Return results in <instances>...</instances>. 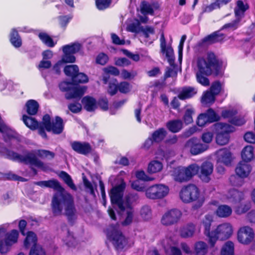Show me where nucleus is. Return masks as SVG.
Listing matches in <instances>:
<instances>
[{
    "label": "nucleus",
    "instance_id": "obj_1",
    "mask_svg": "<svg viewBox=\"0 0 255 255\" xmlns=\"http://www.w3.org/2000/svg\"><path fill=\"white\" fill-rule=\"evenodd\" d=\"M125 187L126 183L122 181L119 185L112 189L110 196L112 204L118 207L119 214L125 218L123 224L128 225L132 222L134 216L131 204L138 199V196L136 193H130L126 196L125 201H123Z\"/></svg>",
    "mask_w": 255,
    "mask_h": 255
},
{
    "label": "nucleus",
    "instance_id": "obj_2",
    "mask_svg": "<svg viewBox=\"0 0 255 255\" xmlns=\"http://www.w3.org/2000/svg\"><path fill=\"white\" fill-rule=\"evenodd\" d=\"M47 187L58 191L52 199V208L53 213L56 215H60L63 210H64L65 214L69 220L74 219L76 209L71 195L66 192L59 182L55 179L47 181Z\"/></svg>",
    "mask_w": 255,
    "mask_h": 255
},
{
    "label": "nucleus",
    "instance_id": "obj_3",
    "mask_svg": "<svg viewBox=\"0 0 255 255\" xmlns=\"http://www.w3.org/2000/svg\"><path fill=\"white\" fill-rule=\"evenodd\" d=\"M5 154L9 159L30 164L42 170L45 169V166L42 162L37 159L36 155L42 158L49 159L53 158L55 156L54 153L46 150H35L28 153L25 155H21L12 151L6 149Z\"/></svg>",
    "mask_w": 255,
    "mask_h": 255
},
{
    "label": "nucleus",
    "instance_id": "obj_4",
    "mask_svg": "<svg viewBox=\"0 0 255 255\" xmlns=\"http://www.w3.org/2000/svg\"><path fill=\"white\" fill-rule=\"evenodd\" d=\"M199 167L196 164H192L187 167L178 166L171 171L173 179L179 183L185 182L190 180L198 173Z\"/></svg>",
    "mask_w": 255,
    "mask_h": 255
},
{
    "label": "nucleus",
    "instance_id": "obj_5",
    "mask_svg": "<svg viewBox=\"0 0 255 255\" xmlns=\"http://www.w3.org/2000/svg\"><path fill=\"white\" fill-rule=\"evenodd\" d=\"M233 234V228L229 223H223L217 226L212 231L209 239V243L213 246L218 240H225L229 239Z\"/></svg>",
    "mask_w": 255,
    "mask_h": 255
},
{
    "label": "nucleus",
    "instance_id": "obj_6",
    "mask_svg": "<svg viewBox=\"0 0 255 255\" xmlns=\"http://www.w3.org/2000/svg\"><path fill=\"white\" fill-rule=\"evenodd\" d=\"M199 72L206 75L212 74L213 70H216L218 68L217 60L215 55L213 53H208L206 59L201 58L198 61Z\"/></svg>",
    "mask_w": 255,
    "mask_h": 255
},
{
    "label": "nucleus",
    "instance_id": "obj_7",
    "mask_svg": "<svg viewBox=\"0 0 255 255\" xmlns=\"http://www.w3.org/2000/svg\"><path fill=\"white\" fill-rule=\"evenodd\" d=\"M107 237L112 241L117 250H122L128 244L127 239L119 229V226H111L107 230Z\"/></svg>",
    "mask_w": 255,
    "mask_h": 255
},
{
    "label": "nucleus",
    "instance_id": "obj_8",
    "mask_svg": "<svg viewBox=\"0 0 255 255\" xmlns=\"http://www.w3.org/2000/svg\"><path fill=\"white\" fill-rule=\"evenodd\" d=\"M59 86L61 91L67 92L65 94V97L67 99H80L86 91L85 86H74L72 83L65 81L61 82Z\"/></svg>",
    "mask_w": 255,
    "mask_h": 255
},
{
    "label": "nucleus",
    "instance_id": "obj_9",
    "mask_svg": "<svg viewBox=\"0 0 255 255\" xmlns=\"http://www.w3.org/2000/svg\"><path fill=\"white\" fill-rule=\"evenodd\" d=\"M168 187L162 184H156L147 187L145 190V196L150 199H161L169 193Z\"/></svg>",
    "mask_w": 255,
    "mask_h": 255
},
{
    "label": "nucleus",
    "instance_id": "obj_10",
    "mask_svg": "<svg viewBox=\"0 0 255 255\" xmlns=\"http://www.w3.org/2000/svg\"><path fill=\"white\" fill-rule=\"evenodd\" d=\"M217 131L216 142L219 145H225L229 142L230 132L235 130V128L227 124L219 123L215 125Z\"/></svg>",
    "mask_w": 255,
    "mask_h": 255
},
{
    "label": "nucleus",
    "instance_id": "obj_11",
    "mask_svg": "<svg viewBox=\"0 0 255 255\" xmlns=\"http://www.w3.org/2000/svg\"><path fill=\"white\" fill-rule=\"evenodd\" d=\"M43 129L48 131H52L54 134L61 133L64 128V124L62 119L59 117H56L55 121L51 122L50 117L48 115L43 116L42 119Z\"/></svg>",
    "mask_w": 255,
    "mask_h": 255
},
{
    "label": "nucleus",
    "instance_id": "obj_12",
    "mask_svg": "<svg viewBox=\"0 0 255 255\" xmlns=\"http://www.w3.org/2000/svg\"><path fill=\"white\" fill-rule=\"evenodd\" d=\"M37 238L36 234L32 232H28L24 241V245L28 248L31 246L29 255H45L44 250L40 245L36 244Z\"/></svg>",
    "mask_w": 255,
    "mask_h": 255
},
{
    "label": "nucleus",
    "instance_id": "obj_13",
    "mask_svg": "<svg viewBox=\"0 0 255 255\" xmlns=\"http://www.w3.org/2000/svg\"><path fill=\"white\" fill-rule=\"evenodd\" d=\"M180 198L184 203H190L196 200L199 196L198 188L194 185L190 184L183 187L179 193Z\"/></svg>",
    "mask_w": 255,
    "mask_h": 255
},
{
    "label": "nucleus",
    "instance_id": "obj_14",
    "mask_svg": "<svg viewBox=\"0 0 255 255\" xmlns=\"http://www.w3.org/2000/svg\"><path fill=\"white\" fill-rule=\"evenodd\" d=\"M182 216V213L180 210L172 209L164 213L161 219V223L164 226H172L177 224Z\"/></svg>",
    "mask_w": 255,
    "mask_h": 255
},
{
    "label": "nucleus",
    "instance_id": "obj_15",
    "mask_svg": "<svg viewBox=\"0 0 255 255\" xmlns=\"http://www.w3.org/2000/svg\"><path fill=\"white\" fill-rule=\"evenodd\" d=\"M18 237V232L16 230L7 233L4 239L0 241V253L4 254L8 252L11 247L17 242Z\"/></svg>",
    "mask_w": 255,
    "mask_h": 255
},
{
    "label": "nucleus",
    "instance_id": "obj_16",
    "mask_svg": "<svg viewBox=\"0 0 255 255\" xmlns=\"http://www.w3.org/2000/svg\"><path fill=\"white\" fill-rule=\"evenodd\" d=\"M185 148L189 150L192 155H197L206 151L208 148V145L201 143L199 139L193 137L186 142Z\"/></svg>",
    "mask_w": 255,
    "mask_h": 255
},
{
    "label": "nucleus",
    "instance_id": "obj_17",
    "mask_svg": "<svg viewBox=\"0 0 255 255\" xmlns=\"http://www.w3.org/2000/svg\"><path fill=\"white\" fill-rule=\"evenodd\" d=\"M82 48L81 44L75 42L71 44L66 45L62 47L64 53L63 60L67 62L73 63L75 61L74 54L79 52Z\"/></svg>",
    "mask_w": 255,
    "mask_h": 255
},
{
    "label": "nucleus",
    "instance_id": "obj_18",
    "mask_svg": "<svg viewBox=\"0 0 255 255\" xmlns=\"http://www.w3.org/2000/svg\"><path fill=\"white\" fill-rule=\"evenodd\" d=\"M253 230L249 226H244L241 228L238 233V240L243 244H250L254 238Z\"/></svg>",
    "mask_w": 255,
    "mask_h": 255
},
{
    "label": "nucleus",
    "instance_id": "obj_19",
    "mask_svg": "<svg viewBox=\"0 0 255 255\" xmlns=\"http://www.w3.org/2000/svg\"><path fill=\"white\" fill-rule=\"evenodd\" d=\"M213 171V165L209 161L203 162L199 167V177L203 181L208 183L211 180V175Z\"/></svg>",
    "mask_w": 255,
    "mask_h": 255
},
{
    "label": "nucleus",
    "instance_id": "obj_20",
    "mask_svg": "<svg viewBox=\"0 0 255 255\" xmlns=\"http://www.w3.org/2000/svg\"><path fill=\"white\" fill-rule=\"evenodd\" d=\"M25 125L31 129L38 128L39 134L43 138L46 137V134L43 129L42 122L38 123L34 118L24 115L22 118Z\"/></svg>",
    "mask_w": 255,
    "mask_h": 255
},
{
    "label": "nucleus",
    "instance_id": "obj_21",
    "mask_svg": "<svg viewBox=\"0 0 255 255\" xmlns=\"http://www.w3.org/2000/svg\"><path fill=\"white\" fill-rule=\"evenodd\" d=\"M161 51L165 55L169 63L171 64L174 61L173 49L170 45H167L163 33H162L160 39Z\"/></svg>",
    "mask_w": 255,
    "mask_h": 255
},
{
    "label": "nucleus",
    "instance_id": "obj_22",
    "mask_svg": "<svg viewBox=\"0 0 255 255\" xmlns=\"http://www.w3.org/2000/svg\"><path fill=\"white\" fill-rule=\"evenodd\" d=\"M162 244L165 252L169 255H182L178 248L172 246L174 242L171 238L166 237L163 240Z\"/></svg>",
    "mask_w": 255,
    "mask_h": 255
},
{
    "label": "nucleus",
    "instance_id": "obj_23",
    "mask_svg": "<svg viewBox=\"0 0 255 255\" xmlns=\"http://www.w3.org/2000/svg\"><path fill=\"white\" fill-rule=\"evenodd\" d=\"M217 162L225 165L230 164L232 160L231 153L227 148H222L217 151Z\"/></svg>",
    "mask_w": 255,
    "mask_h": 255
},
{
    "label": "nucleus",
    "instance_id": "obj_24",
    "mask_svg": "<svg viewBox=\"0 0 255 255\" xmlns=\"http://www.w3.org/2000/svg\"><path fill=\"white\" fill-rule=\"evenodd\" d=\"M251 171V166L248 162L244 160L240 162L236 168L237 175L242 178L248 177Z\"/></svg>",
    "mask_w": 255,
    "mask_h": 255
},
{
    "label": "nucleus",
    "instance_id": "obj_25",
    "mask_svg": "<svg viewBox=\"0 0 255 255\" xmlns=\"http://www.w3.org/2000/svg\"><path fill=\"white\" fill-rule=\"evenodd\" d=\"M72 149L78 153L86 155L92 150V147L87 142H81L79 141H73L71 143Z\"/></svg>",
    "mask_w": 255,
    "mask_h": 255
},
{
    "label": "nucleus",
    "instance_id": "obj_26",
    "mask_svg": "<svg viewBox=\"0 0 255 255\" xmlns=\"http://www.w3.org/2000/svg\"><path fill=\"white\" fill-rule=\"evenodd\" d=\"M159 5L157 3H149L145 1H142L140 5V12L144 15H153L154 10L157 9Z\"/></svg>",
    "mask_w": 255,
    "mask_h": 255
},
{
    "label": "nucleus",
    "instance_id": "obj_27",
    "mask_svg": "<svg viewBox=\"0 0 255 255\" xmlns=\"http://www.w3.org/2000/svg\"><path fill=\"white\" fill-rule=\"evenodd\" d=\"M196 225L193 223H189L180 229V235L183 238H191L194 235Z\"/></svg>",
    "mask_w": 255,
    "mask_h": 255
},
{
    "label": "nucleus",
    "instance_id": "obj_28",
    "mask_svg": "<svg viewBox=\"0 0 255 255\" xmlns=\"http://www.w3.org/2000/svg\"><path fill=\"white\" fill-rule=\"evenodd\" d=\"M248 8L249 6L247 4L244 3L242 0L237 1L236 6L234 9L236 18L241 20L244 16L245 11Z\"/></svg>",
    "mask_w": 255,
    "mask_h": 255
},
{
    "label": "nucleus",
    "instance_id": "obj_29",
    "mask_svg": "<svg viewBox=\"0 0 255 255\" xmlns=\"http://www.w3.org/2000/svg\"><path fill=\"white\" fill-rule=\"evenodd\" d=\"M213 221V216L210 214L206 215L202 219L201 225L204 228V233L209 239L212 232H210L211 224Z\"/></svg>",
    "mask_w": 255,
    "mask_h": 255
},
{
    "label": "nucleus",
    "instance_id": "obj_30",
    "mask_svg": "<svg viewBox=\"0 0 255 255\" xmlns=\"http://www.w3.org/2000/svg\"><path fill=\"white\" fill-rule=\"evenodd\" d=\"M215 213L220 218H226L231 215L232 209L228 205H221L218 206Z\"/></svg>",
    "mask_w": 255,
    "mask_h": 255
},
{
    "label": "nucleus",
    "instance_id": "obj_31",
    "mask_svg": "<svg viewBox=\"0 0 255 255\" xmlns=\"http://www.w3.org/2000/svg\"><path fill=\"white\" fill-rule=\"evenodd\" d=\"M208 250L207 244L203 241L195 243L194 246V252L196 255H205Z\"/></svg>",
    "mask_w": 255,
    "mask_h": 255
},
{
    "label": "nucleus",
    "instance_id": "obj_32",
    "mask_svg": "<svg viewBox=\"0 0 255 255\" xmlns=\"http://www.w3.org/2000/svg\"><path fill=\"white\" fill-rule=\"evenodd\" d=\"M225 36V35L220 32V31H216L212 34L206 37L203 41L209 44L217 42L222 41Z\"/></svg>",
    "mask_w": 255,
    "mask_h": 255
},
{
    "label": "nucleus",
    "instance_id": "obj_33",
    "mask_svg": "<svg viewBox=\"0 0 255 255\" xmlns=\"http://www.w3.org/2000/svg\"><path fill=\"white\" fill-rule=\"evenodd\" d=\"M227 198L232 202H240L244 198V194L234 189L231 190L227 195Z\"/></svg>",
    "mask_w": 255,
    "mask_h": 255
},
{
    "label": "nucleus",
    "instance_id": "obj_34",
    "mask_svg": "<svg viewBox=\"0 0 255 255\" xmlns=\"http://www.w3.org/2000/svg\"><path fill=\"white\" fill-rule=\"evenodd\" d=\"M196 93L197 91L194 88L190 87H184L179 93L178 98L180 100H184L192 97Z\"/></svg>",
    "mask_w": 255,
    "mask_h": 255
},
{
    "label": "nucleus",
    "instance_id": "obj_35",
    "mask_svg": "<svg viewBox=\"0 0 255 255\" xmlns=\"http://www.w3.org/2000/svg\"><path fill=\"white\" fill-rule=\"evenodd\" d=\"M82 102L84 108L89 112L94 111L97 108L96 101L95 99L90 97H85Z\"/></svg>",
    "mask_w": 255,
    "mask_h": 255
},
{
    "label": "nucleus",
    "instance_id": "obj_36",
    "mask_svg": "<svg viewBox=\"0 0 255 255\" xmlns=\"http://www.w3.org/2000/svg\"><path fill=\"white\" fill-rule=\"evenodd\" d=\"M166 134L167 131L165 128H159L152 132L150 136L154 142L159 143L164 139Z\"/></svg>",
    "mask_w": 255,
    "mask_h": 255
},
{
    "label": "nucleus",
    "instance_id": "obj_37",
    "mask_svg": "<svg viewBox=\"0 0 255 255\" xmlns=\"http://www.w3.org/2000/svg\"><path fill=\"white\" fill-rule=\"evenodd\" d=\"M242 158L243 160L247 162L251 161L254 157V148L251 145L245 146L242 150Z\"/></svg>",
    "mask_w": 255,
    "mask_h": 255
},
{
    "label": "nucleus",
    "instance_id": "obj_38",
    "mask_svg": "<svg viewBox=\"0 0 255 255\" xmlns=\"http://www.w3.org/2000/svg\"><path fill=\"white\" fill-rule=\"evenodd\" d=\"M166 127L170 131L177 132L182 128V122L179 120L170 121L166 124Z\"/></svg>",
    "mask_w": 255,
    "mask_h": 255
},
{
    "label": "nucleus",
    "instance_id": "obj_39",
    "mask_svg": "<svg viewBox=\"0 0 255 255\" xmlns=\"http://www.w3.org/2000/svg\"><path fill=\"white\" fill-rule=\"evenodd\" d=\"M163 168L162 163L157 160H152L148 164L147 171L149 173L160 172Z\"/></svg>",
    "mask_w": 255,
    "mask_h": 255
},
{
    "label": "nucleus",
    "instance_id": "obj_40",
    "mask_svg": "<svg viewBox=\"0 0 255 255\" xmlns=\"http://www.w3.org/2000/svg\"><path fill=\"white\" fill-rule=\"evenodd\" d=\"M215 101V96L212 94L209 91H207L202 95L201 98V103L204 105H211L213 104Z\"/></svg>",
    "mask_w": 255,
    "mask_h": 255
},
{
    "label": "nucleus",
    "instance_id": "obj_41",
    "mask_svg": "<svg viewBox=\"0 0 255 255\" xmlns=\"http://www.w3.org/2000/svg\"><path fill=\"white\" fill-rule=\"evenodd\" d=\"M39 105L38 103L33 100L28 101L26 104V111L29 115H35L38 109Z\"/></svg>",
    "mask_w": 255,
    "mask_h": 255
},
{
    "label": "nucleus",
    "instance_id": "obj_42",
    "mask_svg": "<svg viewBox=\"0 0 255 255\" xmlns=\"http://www.w3.org/2000/svg\"><path fill=\"white\" fill-rule=\"evenodd\" d=\"M234 244L231 241L227 242L223 246L221 255H234Z\"/></svg>",
    "mask_w": 255,
    "mask_h": 255
},
{
    "label": "nucleus",
    "instance_id": "obj_43",
    "mask_svg": "<svg viewBox=\"0 0 255 255\" xmlns=\"http://www.w3.org/2000/svg\"><path fill=\"white\" fill-rule=\"evenodd\" d=\"M10 40L15 47H19L21 45V40L15 29H12L11 30Z\"/></svg>",
    "mask_w": 255,
    "mask_h": 255
},
{
    "label": "nucleus",
    "instance_id": "obj_44",
    "mask_svg": "<svg viewBox=\"0 0 255 255\" xmlns=\"http://www.w3.org/2000/svg\"><path fill=\"white\" fill-rule=\"evenodd\" d=\"M59 176L70 188L74 190H76V187L71 177L68 174L64 171H61L59 174Z\"/></svg>",
    "mask_w": 255,
    "mask_h": 255
},
{
    "label": "nucleus",
    "instance_id": "obj_45",
    "mask_svg": "<svg viewBox=\"0 0 255 255\" xmlns=\"http://www.w3.org/2000/svg\"><path fill=\"white\" fill-rule=\"evenodd\" d=\"M64 71L67 76L71 77L73 79L78 73L79 68L76 65H68L65 67Z\"/></svg>",
    "mask_w": 255,
    "mask_h": 255
},
{
    "label": "nucleus",
    "instance_id": "obj_46",
    "mask_svg": "<svg viewBox=\"0 0 255 255\" xmlns=\"http://www.w3.org/2000/svg\"><path fill=\"white\" fill-rule=\"evenodd\" d=\"M38 36L43 43L47 46L52 47L55 45V43L47 34L41 32L39 34Z\"/></svg>",
    "mask_w": 255,
    "mask_h": 255
},
{
    "label": "nucleus",
    "instance_id": "obj_47",
    "mask_svg": "<svg viewBox=\"0 0 255 255\" xmlns=\"http://www.w3.org/2000/svg\"><path fill=\"white\" fill-rule=\"evenodd\" d=\"M142 26L141 25L139 21L137 20L135 22L131 23L128 24L127 27V30L128 31L138 33L141 32Z\"/></svg>",
    "mask_w": 255,
    "mask_h": 255
},
{
    "label": "nucleus",
    "instance_id": "obj_48",
    "mask_svg": "<svg viewBox=\"0 0 255 255\" xmlns=\"http://www.w3.org/2000/svg\"><path fill=\"white\" fill-rule=\"evenodd\" d=\"M14 199L11 193L0 192V203L8 204Z\"/></svg>",
    "mask_w": 255,
    "mask_h": 255
},
{
    "label": "nucleus",
    "instance_id": "obj_49",
    "mask_svg": "<svg viewBox=\"0 0 255 255\" xmlns=\"http://www.w3.org/2000/svg\"><path fill=\"white\" fill-rule=\"evenodd\" d=\"M204 114L206 115L209 123H213L219 120V116L212 109L208 110Z\"/></svg>",
    "mask_w": 255,
    "mask_h": 255
},
{
    "label": "nucleus",
    "instance_id": "obj_50",
    "mask_svg": "<svg viewBox=\"0 0 255 255\" xmlns=\"http://www.w3.org/2000/svg\"><path fill=\"white\" fill-rule=\"evenodd\" d=\"M141 217L144 220H148L151 218V211L148 206H143L140 211Z\"/></svg>",
    "mask_w": 255,
    "mask_h": 255
},
{
    "label": "nucleus",
    "instance_id": "obj_51",
    "mask_svg": "<svg viewBox=\"0 0 255 255\" xmlns=\"http://www.w3.org/2000/svg\"><path fill=\"white\" fill-rule=\"evenodd\" d=\"M121 77L124 79L131 80L133 79L137 74L135 70L128 71L126 69H123L121 73Z\"/></svg>",
    "mask_w": 255,
    "mask_h": 255
},
{
    "label": "nucleus",
    "instance_id": "obj_52",
    "mask_svg": "<svg viewBox=\"0 0 255 255\" xmlns=\"http://www.w3.org/2000/svg\"><path fill=\"white\" fill-rule=\"evenodd\" d=\"M251 208L249 203H241L235 209L236 213L238 215L244 214L247 212Z\"/></svg>",
    "mask_w": 255,
    "mask_h": 255
},
{
    "label": "nucleus",
    "instance_id": "obj_53",
    "mask_svg": "<svg viewBox=\"0 0 255 255\" xmlns=\"http://www.w3.org/2000/svg\"><path fill=\"white\" fill-rule=\"evenodd\" d=\"M111 0H96V5L99 10H104L109 7Z\"/></svg>",
    "mask_w": 255,
    "mask_h": 255
},
{
    "label": "nucleus",
    "instance_id": "obj_54",
    "mask_svg": "<svg viewBox=\"0 0 255 255\" xmlns=\"http://www.w3.org/2000/svg\"><path fill=\"white\" fill-rule=\"evenodd\" d=\"M131 88V85L128 82L124 81L118 85V90L122 93H127L129 92Z\"/></svg>",
    "mask_w": 255,
    "mask_h": 255
},
{
    "label": "nucleus",
    "instance_id": "obj_55",
    "mask_svg": "<svg viewBox=\"0 0 255 255\" xmlns=\"http://www.w3.org/2000/svg\"><path fill=\"white\" fill-rule=\"evenodd\" d=\"M222 89V85L221 83L218 81L213 83L209 90L214 96L218 95L221 92Z\"/></svg>",
    "mask_w": 255,
    "mask_h": 255
},
{
    "label": "nucleus",
    "instance_id": "obj_56",
    "mask_svg": "<svg viewBox=\"0 0 255 255\" xmlns=\"http://www.w3.org/2000/svg\"><path fill=\"white\" fill-rule=\"evenodd\" d=\"M74 83H86L88 81V78L86 75L83 73H78L73 78Z\"/></svg>",
    "mask_w": 255,
    "mask_h": 255
},
{
    "label": "nucleus",
    "instance_id": "obj_57",
    "mask_svg": "<svg viewBox=\"0 0 255 255\" xmlns=\"http://www.w3.org/2000/svg\"><path fill=\"white\" fill-rule=\"evenodd\" d=\"M141 32L145 38H149L150 35H153L155 33L154 28L150 26H142Z\"/></svg>",
    "mask_w": 255,
    "mask_h": 255
},
{
    "label": "nucleus",
    "instance_id": "obj_58",
    "mask_svg": "<svg viewBox=\"0 0 255 255\" xmlns=\"http://www.w3.org/2000/svg\"><path fill=\"white\" fill-rule=\"evenodd\" d=\"M240 22L241 20L239 19L236 18L233 21L225 24L222 29L229 28L232 30H235L239 26Z\"/></svg>",
    "mask_w": 255,
    "mask_h": 255
},
{
    "label": "nucleus",
    "instance_id": "obj_59",
    "mask_svg": "<svg viewBox=\"0 0 255 255\" xmlns=\"http://www.w3.org/2000/svg\"><path fill=\"white\" fill-rule=\"evenodd\" d=\"M237 111L234 109L225 110L222 111V116L224 118L228 119L229 121L230 122V120L232 119V118L237 114Z\"/></svg>",
    "mask_w": 255,
    "mask_h": 255
},
{
    "label": "nucleus",
    "instance_id": "obj_60",
    "mask_svg": "<svg viewBox=\"0 0 255 255\" xmlns=\"http://www.w3.org/2000/svg\"><path fill=\"white\" fill-rule=\"evenodd\" d=\"M135 176L138 179L145 181H152L154 180L153 178L150 177L147 175L144 171L142 170L136 171Z\"/></svg>",
    "mask_w": 255,
    "mask_h": 255
},
{
    "label": "nucleus",
    "instance_id": "obj_61",
    "mask_svg": "<svg viewBox=\"0 0 255 255\" xmlns=\"http://www.w3.org/2000/svg\"><path fill=\"white\" fill-rule=\"evenodd\" d=\"M131 187L137 191H144L146 188L144 184L140 183L138 180H135L131 183Z\"/></svg>",
    "mask_w": 255,
    "mask_h": 255
},
{
    "label": "nucleus",
    "instance_id": "obj_62",
    "mask_svg": "<svg viewBox=\"0 0 255 255\" xmlns=\"http://www.w3.org/2000/svg\"><path fill=\"white\" fill-rule=\"evenodd\" d=\"M229 122L233 125L240 126L245 123V120L243 118L234 116Z\"/></svg>",
    "mask_w": 255,
    "mask_h": 255
},
{
    "label": "nucleus",
    "instance_id": "obj_63",
    "mask_svg": "<svg viewBox=\"0 0 255 255\" xmlns=\"http://www.w3.org/2000/svg\"><path fill=\"white\" fill-rule=\"evenodd\" d=\"M193 110L192 108L187 109L186 110L184 116V120L186 124H190L193 121L192 115L193 113Z\"/></svg>",
    "mask_w": 255,
    "mask_h": 255
},
{
    "label": "nucleus",
    "instance_id": "obj_64",
    "mask_svg": "<svg viewBox=\"0 0 255 255\" xmlns=\"http://www.w3.org/2000/svg\"><path fill=\"white\" fill-rule=\"evenodd\" d=\"M115 64L120 67H127L130 64V62L126 58H120L115 61Z\"/></svg>",
    "mask_w": 255,
    "mask_h": 255
}]
</instances>
